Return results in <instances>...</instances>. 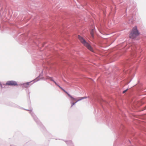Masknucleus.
<instances>
[{"label":"nucleus","mask_w":146,"mask_h":146,"mask_svg":"<svg viewBox=\"0 0 146 146\" xmlns=\"http://www.w3.org/2000/svg\"><path fill=\"white\" fill-rule=\"evenodd\" d=\"M78 38L81 42L89 50L92 52H93V50L90 45L85 40L82 36L80 35L78 36Z\"/></svg>","instance_id":"f257e3e1"},{"label":"nucleus","mask_w":146,"mask_h":146,"mask_svg":"<svg viewBox=\"0 0 146 146\" xmlns=\"http://www.w3.org/2000/svg\"><path fill=\"white\" fill-rule=\"evenodd\" d=\"M139 33L138 32L136 26L133 29L131 32L130 33L129 37L132 39L138 36Z\"/></svg>","instance_id":"f03ea898"},{"label":"nucleus","mask_w":146,"mask_h":146,"mask_svg":"<svg viewBox=\"0 0 146 146\" xmlns=\"http://www.w3.org/2000/svg\"><path fill=\"white\" fill-rule=\"evenodd\" d=\"M6 85L8 86H17V82L14 81H9L6 83Z\"/></svg>","instance_id":"7ed1b4c3"},{"label":"nucleus","mask_w":146,"mask_h":146,"mask_svg":"<svg viewBox=\"0 0 146 146\" xmlns=\"http://www.w3.org/2000/svg\"><path fill=\"white\" fill-rule=\"evenodd\" d=\"M30 82H27L22 84L23 87L28 88L29 86V84Z\"/></svg>","instance_id":"20e7f679"},{"label":"nucleus","mask_w":146,"mask_h":146,"mask_svg":"<svg viewBox=\"0 0 146 146\" xmlns=\"http://www.w3.org/2000/svg\"><path fill=\"white\" fill-rule=\"evenodd\" d=\"M67 94L71 99L72 101L74 102V101H76V99L75 98H74L72 96L70 95L68 93H67Z\"/></svg>","instance_id":"39448f33"},{"label":"nucleus","mask_w":146,"mask_h":146,"mask_svg":"<svg viewBox=\"0 0 146 146\" xmlns=\"http://www.w3.org/2000/svg\"><path fill=\"white\" fill-rule=\"evenodd\" d=\"M94 30L93 29H92L90 31V34L93 38L94 37Z\"/></svg>","instance_id":"423d86ee"},{"label":"nucleus","mask_w":146,"mask_h":146,"mask_svg":"<svg viewBox=\"0 0 146 146\" xmlns=\"http://www.w3.org/2000/svg\"><path fill=\"white\" fill-rule=\"evenodd\" d=\"M87 97H81L79 98V99L76 101V102H77L80 101V100L84 99L85 98H86Z\"/></svg>","instance_id":"0eeeda50"},{"label":"nucleus","mask_w":146,"mask_h":146,"mask_svg":"<svg viewBox=\"0 0 146 146\" xmlns=\"http://www.w3.org/2000/svg\"><path fill=\"white\" fill-rule=\"evenodd\" d=\"M55 83V84L57 85L62 90V88L59 85H58L56 83V82H55L54 81H53Z\"/></svg>","instance_id":"6e6552de"},{"label":"nucleus","mask_w":146,"mask_h":146,"mask_svg":"<svg viewBox=\"0 0 146 146\" xmlns=\"http://www.w3.org/2000/svg\"><path fill=\"white\" fill-rule=\"evenodd\" d=\"M76 102H71V107H72L74 105Z\"/></svg>","instance_id":"1a4fd4ad"},{"label":"nucleus","mask_w":146,"mask_h":146,"mask_svg":"<svg viewBox=\"0 0 146 146\" xmlns=\"http://www.w3.org/2000/svg\"><path fill=\"white\" fill-rule=\"evenodd\" d=\"M127 90L128 89H127L123 91V93H125L127 91Z\"/></svg>","instance_id":"9d476101"},{"label":"nucleus","mask_w":146,"mask_h":146,"mask_svg":"<svg viewBox=\"0 0 146 146\" xmlns=\"http://www.w3.org/2000/svg\"><path fill=\"white\" fill-rule=\"evenodd\" d=\"M62 90L64 92H65L67 94V93H68L67 92H66L64 89H62Z\"/></svg>","instance_id":"9b49d317"}]
</instances>
